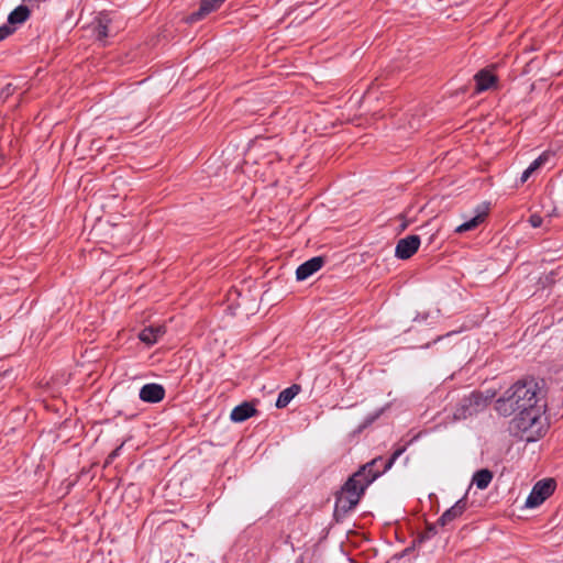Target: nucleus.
<instances>
[{"label":"nucleus","mask_w":563,"mask_h":563,"mask_svg":"<svg viewBox=\"0 0 563 563\" xmlns=\"http://www.w3.org/2000/svg\"><path fill=\"white\" fill-rule=\"evenodd\" d=\"M541 388L534 378H525L511 385L496 400L495 409L504 417L516 415L514 422L519 431L538 432L545 405H541Z\"/></svg>","instance_id":"obj_1"},{"label":"nucleus","mask_w":563,"mask_h":563,"mask_svg":"<svg viewBox=\"0 0 563 563\" xmlns=\"http://www.w3.org/2000/svg\"><path fill=\"white\" fill-rule=\"evenodd\" d=\"M405 451L406 446L397 449L387 461L382 456L375 457L347 478L335 495L334 518L336 522H340L342 517L355 508L366 488L388 471Z\"/></svg>","instance_id":"obj_2"},{"label":"nucleus","mask_w":563,"mask_h":563,"mask_svg":"<svg viewBox=\"0 0 563 563\" xmlns=\"http://www.w3.org/2000/svg\"><path fill=\"white\" fill-rule=\"evenodd\" d=\"M495 394L484 395L481 391H473L464 397L454 411V419L462 420L484 411L490 404Z\"/></svg>","instance_id":"obj_3"},{"label":"nucleus","mask_w":563,"mask_h":563,"mask_svg":"<svg viewBox=\"0 0 563 563\" xmlns=\"http://www.w3.org/2000/svg\"><path fill=\"white\" fill-rule=\"evenodd\" d=\"M556 483L553 478L537 482L526 500V507L536 508L549 498L555 490Z\"/></svg>","instance_id":"obj_4"},{"label":"nucleus","mask_w":563,"mask_h":563,"mask_svg":"<svg viewBox=\"0 0 563 563\" xmlns=\"http://www.w3.org/2000/svg\"><path fill=\"white\" fill-rule=\"evenodd\" d=\"M411 531V544L407 547L399 555V559H402L409 555L411 552L417 550V553L420 552L426 554L431 551V547L428 545V542L431 541L432 538L435 537L438 530H410Z\"/></svg>","instance_id":"obj_5"},{"label":"nucleus","mask_w":563,"mask_h":563,"mask_svg":"<svg viewBox=\"0 0 563 563\" xmlns=\"http://www.w3.org/2000/svg\"><path fill=\"white\" fill-rule=\"evenodd\" d=\"M419 246L420 238L418 235H408L397 242L395 255L400 260H408L418 251Z\"/></svg>","instance_id":"obj_6"},{"label":"nucleus","mask_w":563,"mask_h":563,"mask_svg":"<svg viewBox=\"0 0 563 563\" xmlns=\"http://www.w3.org/2000/svg\"><path fill=\"white\" fill-rule=\"evenodd\" d=\"M323 264L324 260L321 256H316L306 261L305 263L299 265L296 271L297 280H305L309 278L311 275L321 269Z\"/></svg>","instance_id":"obj_7"},{"label":"nucleus","mask_w":563,"mask_h":563,"mask_svg":"<svg viewBox=\"0 0 563 563\" xmlns=\"http://www.w3.org/2000/svg\"><path fill=\"white\" fill-rule=\"evenodd\" d=\"M140 399L145 402L156 404L163 400L165 396V389L162 385L151 383L145 384L140 390Z\"/></svg>","instance_id":"obj_8"},{"label":"nucleus","mask_w":563,"mask_h":563,"mask_svg":"<svg viewBox=\"0 0 563 563\" xmlns=\"http://www.w3.org/2000/svg\"><path fill=\"white\" fill-rule=\"evenodd\" d=\"M466 505L467 501L465 497L459 499L451 508L443 512V515L439 518V523L441 526L452 523L456 518L463 515L466 509Z\"/></svg>","instance_id":"obj_9"},{"label":"nucleus","mask_w":563,"mask_h":563,"mask_svg":"<svg viewBox=\"0 0 563 563\" xmlns=\"http://www.w3.org/2000/svg\"><path fill=\"white\" fill-rule=\"evenodd\" d=\"M223 3L222 0H201L199 9L188 16V22H197L211 12L216 11Z\"/></svg>","instance_id":"obj_10"},{"label":"nucleus","mask_w":563,"mask_h":563,"mask_svg":"<svg viewBox=\"0 0 563 563\" xmlns=\"http://www.w3.org/2000/svg\"><path fill=\"white\" fill-rule=\"evenodd\" d=\"M257 413L256 408L250 402H243L241 405L235 406L231 413L230 419L233 422H243L249 418L255 416Z\"/></svg>","instance_id":"obj_11"},{"label":"nucleus","mask_w":563,"mask_h":563,"mask_svg":"<svg viewBox=\"0 0 563 563\" xmlns=\"http://www.w3.org/2000/svg\"><path fill=\"white\" fill-rule=\"evenodd\" d=\"M474 80L476 82V91L483 92L496 84L497 77L490 70L482 69L474 76Z\"/></svg>","instance_id":"obj_12"},{"label":"nucleus","mask_w":563,"mask_h":563,"mask_svg":"<svg viewBox=\"0 0 563 563\" xmlns=\"http://www.w3.org/2000/svg\"><path fill=\"white\" fill-rule=\"evenodd\" d=\"M164 333L165 328L163 325H150L139 333V339L146 345H153Z\"/></svg>","instance_id":"obj_13"},{"label":"nucleus","mask_w":563,"mask_h":563,"mask_svg":"<svg viewBox=\"0 0 563 563\" xmlns=\"http://www.w3.org/2000/svg\"><path fill=\"white\" fill-rule=\"evenodd\" d=\"M111 19L108 14L100 13L93 21V34L98 41H104L110 32L109 24Z\"/></svg>","instance_id":"obj_14"},{"label":"nucleus","mask_w":563,"mask_h":563,"mask_svg":"<svg viewBox=\"0 0 563 563\" xmlns=\"http://www.w3.org/2000/svg\"><path fill=\"white\" fill-rule=\"evenodd\" d=\"M486 216H487V208L485 207L481 211H478L475 217H473L468 221H465L464 223L460 224L455 229V232L464 233V232L476 229L485 220Z\"/></svg>","instance_id":"obj_15"},{"label":"nucleus","mask_w":563,"mask_h":563,"mask_svg":"<svg viewBox=\"0 0 563 563\" xmlns=\"http://www.w3.org/2000/svg\"><path fill=\"white\" fill-rule=\"evenodd\" d=\"M300 389L301 388L299 385L294 384L290 387L282 390L277 397L276 407L285 408L286 406H288V404L295 398V396L298 395Z\"/></svg>","instance_id":"obj_16"},{"label":"nucleus","mask_w":563,"mask_h":563,"mask_svg":"<svg viewBox=\"0 0 563 563\" xmlns=\"http://www.w3.org/2000/svg\"><path fill=\"white\" fill-rule=\"evenodd\" d=\"M492 479H493V473L487 468H483V470L477 471L473 475L472 483L475 484L478 489H485L488 487Z\"/></svg>","instance_id":"obj_17"},{"label":"nucleus","mask_w":563,"mask_h":563,"mask_svg":"<svg viewBox=\"0 0 563 563\" xmlns=\"http://www.w3.org/2000/svg\"><path fill=\"white\" fill-rule=\"evenodd\" d=\"M30 16V10L27 7L21 4L16 7L8 16L10 24H22Z\"/></svg>","instance_id":"obj_18"},{"label":"nucleus","mask_w":563,"mask_h":563,"mask_svg":"<svg viewBox=\"0 0 563 563\" xmlns=\"http://www.w3.org/2000/svg\"><path fill=\"white\" fill-rule=\"evenodd\" d=\"M548 161V155L545 153L541 154L538 158H536L529 166L528 169L533 174L541 166L545 164Z\"/></svg>","instance_id":"obj_19"},{"label":"nucleus","mask_w":563,"mask_h":563,"mask_svg":"<svg viewBox=\"0 0 563 563\" xmlns=\"http://www.w3.org/2000/svg\"><path fill=\"white\" fill-rule=\"evenodd\" d=\"M528 221L532 228H540L544 220L540 214L533 213L529 217Z\"/></svg>","instance_id":"obj_20"},{"label":"nucleus","mask_w":563,"mask_h":563,"mask_svg":"<svg viewBox=\"0 0 563 563\" xmlns=\"http://www.w3.org/2000/svg\"><path fill=\"white\" fill-rule=\"evenodd\" d=\"M13 29L9 25L0 26V42L5 40L9 35L13 33Z\"/></svg>","instance_id":"obj_21"},{"label":"nucleus","mask_w":563,"mask_h":563,"mask_svg":"<svg viewBox=\"0 0 563 563\" xmlns=\"http://www.w3.org/2000/svg\"><path fill=\"white\" fill-rule=\"evenodd\" d=\"M123 444L122 443L121 445H119L117 449H114L109 455H108V459H107V463H110L112 462L114 459H117L119 455H120V451L121 449L123 448Z\"/></svg>","instance_id":"obj_22"},{"label":"nucleus","mask_w":563,"mask_h":563,"mask_svg":"<svg viewBox=\"0 0 563 563\" xmlns=\"http://www.w3.org/2000/svg\"><path fill=\"white\" fill-rule=\"evenodd\" d=\"M531 175L532 173L527 168L520 177V184H525Z\"/></svg>","instance_id":"obj_23"},{"label":"nucleus","mask_w":563,"mask_h":563,"mask_svg":"<svg viewBox=\"0 0 563 563\" xmlns=\"http://www.w3.org/2000/svg\"><path fill=\"white\" fill-rule=\"evenodd\" d=\"M393 531H394L395 537H396L397 539H400V537H405V532H406L407 530H398V529H395V530H393Z\"/></svg>","instance_id":"obj_24"},{"label":"nucleus","mask_w":563,"mask_h":563,"mask_svg":"<svg viewBox=\"0 0 563 563\" xmlns=\"http://www.w3.org/2000/svg\"><path fill=\"white\" fill-rule=\"evenodd\" d=\"M356 532H357V530L350 529V530H347L346 534L349 536V534L356 533Z\"/></svg>","instance_id":"obj_25"}]
</instances>
